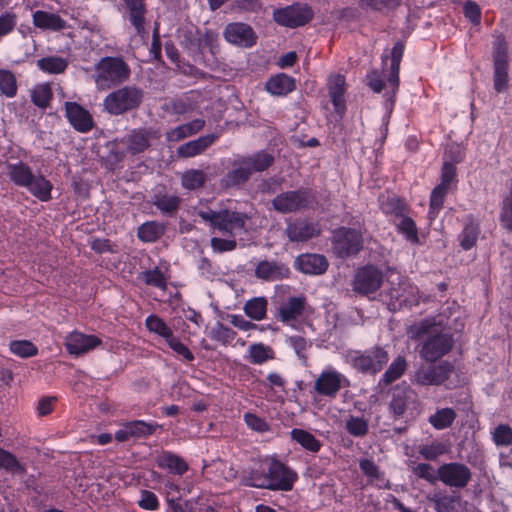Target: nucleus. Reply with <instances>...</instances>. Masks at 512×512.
Listing matches in <instances>:
<instances>
[{
  "label": "nucleus",
  "mask_w": 512,
  "mask_h": 512,
  "mask_svg": "<svg viewBox=\"0 0 512 512\" xmlns=\"http://www.w3.org/2000/svg\"><path fill=\"white\" fill-rule=\"evenodd\" d=\"M260 468L267 470V478H258L254 484L271 490L289 491L297 479V474L273 457L260 460Z\"/></svg>",
  "instance_id": "f257e3e1"
},
{
  "label": "nucleus",
  "mask_w": 512,
  "mask_h": 512,
  "mask_svg": "<svg viewBox=\"0 0 512 512\" xmlns=\"http://www.w3.org/2000/svg\"><path fill=\"white\" fill-rule=\"evenodd\" d=\"M198 214L204 221H208L214 229L228 233L232 237L245 231L249 220L247 215L227 209L218 212L200 210Z\"/></svg>",
  "instance_id": "f03ea898"
},
{
  "label": "nucleus",
  "mask_w": 512,
  "mask_h": 512,
  "mask_svg": "<svg viewBox=\"0 0 512 512\" xmlns=\"http://www.w3.org/2000/svg\"><path fill=\"white\" fill-rule=\"evenodd\" d=\"M95 83L101 90H106L125 81L130 73L127 64L117 57H105L96 67Z\"/></svg>",
  "instance_id": "7ed1b4c3"
},
{
  "label": "nucleus",
  "mask_w": 512,
  "mask_h": 512,
  "mask_svg": "<svg viewBox=\"0 0 512 512\" xmlns=\"http://www.w3.org/2000/svg\"><path fill=\"white\" fill-rule=\"evenodd\" d=\"M422 331L419 332L418 327H412L409 331L411 337H418L421 333H436V335L430 337L423 345L421 355L427 361H436L447 354L453 346V339L451 335L447 333H437V328L433 327L429 330L426 327L421 326Z\"/></svg>",
  "instance_id": "20e7f679"
},
{
  "label": "nucleus",
  "mask_w": 512,
  "mask_h": 512,
  "mask_svg": "<svg viewBox=\"0 0 512 512\" xmlns=\"http://www.w3.org/2000/svg\"><path fill=\"white\" fill-rule=\"evenodd\" d=\"M142 100V93L134 87H124L110 93L104 99V107L114 115L136 108Z\"/></svg>",
  "instance_id": "39448f33"
},
{
  "label": "nucleus",
  "mask_w": 512,
  "mask_h": 512,
  "mask_svg": "<svg viewBox=\"0 0 512 512\" xmlns=\"http://www.w3.org/2000/svg\"><path fill=\"white\" fill-rule=\"evenodd\" d=\"M273 162V157L268 153H257L239 161L238 167L228 174V182L237 185L245 182L256 171L267 169Z\"/></svg>",
  "instance_id": "423d86ee"
},
{
  "label": "nucleus",
  "mask_w": 512,
  "mask_h": 512,
  "mask_svg": "<svg viewBox=\"0 0 512 512\" xmlns=\"http://www.w3.org/2000/svg\"><path fill=\"white\" fill-rule=\"evenodd\" d=\"M348 386L347 377L332 366H326L314 382L315 392L329 398H334L341 389Z\"/></svg>",
  "instance_id": "0eeeda50"
},
{
  "label": "nucleus",
  "mask_w": 512,
  "mask_h": 512,
  "mask_svg": "<svg viewBox=\"0 0 512 512\" xmlns=\"http://www.w3.org/2000/svg\"><path fill=\"white\" fill-rule=\"evenodd\" d=\"M347 359L355 369L363 373L375 374L388 362V354L382 348H374L364 353L351 352Z\"/></svg>",
  "instance_id": "6e6552de"
},
{
  "label": "nucleus",
  "mask_w": 512,
  "mask_h": 512,
  "mask_svg": "<svg viewBox=\"0 0 512 512\" xmlns=\"http://www.w3.org/2000/svg\"><path fill=\"white\" fill-rule=\"evenodd\" d=\"M334 249L340 256L356 254L362 248L361 229L339 228L333 234Z\"/></svg>",
  "instance_id": "1a4fd4ad"
},
{
  "label": "nucleus",
  "mask_w": 512,
  "mask_h": 512,
  "mask_svg": "<svg viewBox=\"0 0 512 512\" xmlns=\"http://www.w3.org/2000/svg\"><path fill=\"white\" fill-rule=\"evenodd\" d=\"M494 89L497 92H504L508 89V60L507 46L504 40L498 39L494 45Z\"/></svg>",
  "instance_id": "9d476101"
},
{
  "label": "nucleus",
  "mask_w": 512,
  "mask_h": 512,
  "mask_svg": "<svg viewBox=\"0 0 512 512\" xmlns=\"http://www.w3.org/2000/svg\"><path fill=\"white\" fill-rule=\"evenodd\" d=\"M273 16L274 20L280 25L294 28L310 21L313 12L311 8L305 4H296L276 10Z\"/></svg>",
  "instance_id": "9b49d317"
},
{
  "label": "nucleus",
  "mask_w": 512,
  "mask_h": 512,
  "mask_svg": "<svg viewBox=\"0 0 512 512\" xmlns=\"http://www.w3.org/2000/svg\"><path fill=\"white\" fill-rule=\"evenodd\" d=\"M101 344L102 340L98 336L84 334L80 331H73L64 339V345L68 353L73 356L84 355Z\"/></svg>",
  "instance_id": "f8f14e48"
},
{
  "label": "nucleus",
  "mask_w": 512,
  "mask_h": 512,
  "mask_svg": "<svg viewBox=\"0 0 512 512\" xmlns=\"http://www.w3.org/2000/svg\"><path fill=\"white\" fill-rule=\"evenodd\" d=\"M310 201L306 191H288L273 199V207L280 213H291L305 208Z\"/></svg>",
  "instance_id": "ddd939ff"
},
{
  "label": "nucleus",
  "mask_w": 512,
  "mask_h": 512,
  "mask_svg": "<svg viewBox=\"0 0 512 512\" xmlns=\"http://www.w3.org/2000/svg\"><path fill=\"white\" fill-rule=\"evenodd\" d=\"M382 280V274L378 269L373 266H367L356 273L353 289L358 293L369 295L379 289Z\"/></svg>",
  "instance_id": "4468645a"
},
{
  "label": "nucleus",
  "mask_w": 512,
  "mask_h": 512,
  "mask_svg": "<svg viewBox=\"0 0 512 512\" xmlns=\"http://www.w3.org/2000/svg\"><path fill=\"white\" fill-rule=\"evenodd\" d=\"M439 479L451 487H464L471 478V472L467 466L460 463H448L439 467Z\"/></svg>",
  "instance_id": "2eb2a0df"
},
{
  "label": "nucleus",
  "mask_w": 512,
  "mask_h": 512,
  "mask_svg": "<svg viewBox=\"0 0 512 512\" xmlns=\"http://www.w3.org/2000/svg\"><path fill=\"white\" fill-rule=\"evenodd\" d=\"M65 115L70 125L80 133H87L94 127L90 112L76 102L65 103Z\"/></svg>",
  "instance_id": "dca6fc26"
},
{
  "label": "nucleus",
  "mask_w": 512,
  "mask_h": 512,
  "mask_svg": "<svg viewBox=\"0 0 512 512\" xmlns=\"http://www.w3.org/2000/svg\"><path fill=\"white\" fill-rule=\"evenodd\" d=\"M225 39L232 44L251 47L256 43V35L253 29L244 23H231L224 31Z\"/></svg>",
  "instance_id": "f3484780"
},
{
  "label": "nucleus",
  "mask_w": 512,
  "mask_h": 512,
  "mask_svg": "<svg viewBox=\"0 0 512 512\" xmlns=\"http://www.w3.org/2000/svg\"><path fill=\"white\" fill-rule=\"evenodd\" d=\"M453 366L444 362L436 367L421 368L416 372V381L422 385H439L449 378Z\"/></svg>",
  "instance_id": "a211bd4d"
},
{
  "label": "nucleus",
  "mask_w": 512,
  "mask_h": 512,
  "mask_svg": "<svg viewBox=\"0 0 512 512\" xmlns=\"http://www.w3.org/2000/svg\"><path fill=\"white\" fill-rule=\"evenodd\" d=\"M296 268L305 274L320 275L328 268V261L320 254H303L296 259Z\"/></svg>",
  "instance_id": "6ab92c4d"
},
{
  "label": "nucleus",
  "mask_w": 512,
  "mask_h": 512,
  "mask_svg": "<svg viewBox=\"0 0 512 512\" xmlns=\"http://www.w3.org/2000/svg\"><path fill=\"white\" fill-rule=\"evenodd\" d=\"M287 234L291 241L304 242L320 234V227L316 222L298 221L289 224Z\"/></svg>",
  "instance_id": "aec40b11"
},
{
  "label": "nucleus",
  "mask_w": 512,
  "mask_h": 512,
  "mask_svg": "<svg viewBox=\"0 0 512 512\" xmlns=\"http://www.w3.org/2000/svg\"><path fill=\"white\" fill-rule=\"evenodd\" d=\"M32 19L34 26L42 30L61 31L67 28V22L56 13L36 10Z\"/></svg>",
  "instance_id": "412c9836"
},
{
  "label": "nucleus",
  "mask_w": 512,
  "mask_h": 512,
  "mask_svg": "<svg viewBox=\"0 0 512 512\" xmlns=\"http://www.w3.org/2000/svg\"><path fill=\"white\" fill-rule=\"evenodd\" d=\"M328 89L336 113L342 116L345 111V101L343 98L345 92V78L339 74L330 76Z\"/></svg>",
  "instance_id": "4be33fe9"
},
{
  "label": "nucleus",
  "mask_w": 512,
  "mask_h": 512,
  "mask_svg": "<svg viewBox=\"0 0 512 512\" xmlns=\"http://www.w3.org/2000/svg\"><path fill=\"white\" fill-rule=\"evenodd\" d=\"M255 273L262 280L275 281L287 277L289 268L281 263L262 261L257 265Z\"/></svg>",
  "instance_id": "5701e85b"
},
{
  "label": "nucleus",
  "mask_w": 512,
  "mask_h": 512,
  "mask_svg": "<svg viewBox=\"0 0 512 512\" xmlns=\"http://www.w3.org/2000/svg\"><path fill=\"white\" fill-rule=\"evenodd\" d=\"M418 289L409 281L400 283L399 290L391 292V305L394 308L401 307L402 305H414L418 303Z\"/></svg>",
  "instance_id": "b1692460"
},
{
  "label": "nucleus",
  "mask_w": 512,
  "mask_h": 512,
  "mask_svg": "<svg viewBox=\"0 0 512 512\" xmlns=\"http://www.w3.org/2000/svg\"><path fill=\"white\" fill-rule=\"evenodd\" d=\"M296 88L295 79L284 73H279L269 78L266 83V90L276 96H285Z\"/></svg>",
  "instance_id": "393cba45"
},
{
  "label": "nucleus",
  "mask_w": 512,
  "mask_h": 512,
  "mask_svg": "<svg viewBox=\"0 0 512 512\" xmlns=\"http://www.w3.org/2000/svg\"><path fill=\"white\" fill-rule=\"evenodd\" d=\"M499 222L503 229L512 232V179L506 184V191L499 203Z\"/></svg>",
  "instance_id": "a878e982"
},
{
  "label": "nucleus",
  "mask_w": 512,
  "mask_h": 512,
  "mask_svg": "<svg viewBox=\"0 0 512 512\" xmlns=\"http://www.w3.org/2000/svg\"><path fill=\"white\" fill-rule=\"evenodd\" d=\"M156 463L158 467L177 475H183L188 470V464L182 457L168 451L162 452Z\"/></svg>",
  "instance_id": "bb28decb"
},
{
  "label": "nucleus",
  "mask_w": 512,
  "mask_h": 512,
  "mask_svg": "<svg viewBox=\"0 0 512 512\" xmlns=\"http://www.w3.org/2000/svg\"><path fill=\"white\" fill-rule=\"evenodd\" d=\"M304 309V299L300 297L290 298L288 301L283 303L280 307V318L281 320L293 326V322L298 319Z\"/></svg>",
  "instance_id": "cd10ccee"
},
{
  "label": "nucleus",
  "mask_w": 512,
  "mask_h": 512,
  "mask_svg": "<svg viewBox=\"0 0 512 512\" xmlns=\"http://www.w3.org/2000/svg\"><path fill=\"white\" fill-rule=\"evenodd\" d=\"M217 138V135H207L181 145L178 154L182 157H194L207 149Z\"/></svg>",
  "instance_id": "c85d7f7f"
},
{
  "label": "nucleus",
  "mask_w": 512,
  "mask_h": 512,
  "mask_svg": "<svg viewBox=\"0 0 512 512\" xmlns=\"http://www.w3.org/2000/svg\"><path fill=\"white\" fill-rule=\"evenodd\" d=\"M26 188L40 201L46 202L51 199L53 185L42 175H34Z\"/></svg>",
  "instance_id": "c756f323"
},
{
  "label": "nucleus",
  "mask_w": 512,
  "mask_h": 512,
  "mask_svg": "<svg viewBox=\"0 0 512 512\" xmlns=\"http://www.w3.org/2000/svg\"><path fill=\"white\" fill-rule=\"evenodd\" d=\"M415 403V393L408 388L397 390L393 394L391 401V409L395 415H402L409 408L410 405Z\"/></svg>",
  "instance_id": "7c9ffc66"
},
{
  "label": "nucleus",
  "mask_w": 512,
  "mask_h": 512,
  "mask_svg": "<svg viewBox=\"0 0 512 512\" xmlns=\"http://www.w3.org/2000/svg\"><path fill=\"white\" fill-rule=\"evenodd\" d=\"M69 61L61 56H47L37 61V67L48 74H61L68 67Z\"/></svg>",
  "instance_id": "2f4dec72"
},
{
  "label": "nucleus",
  "mask_w": 512,
  "mask_h": 512,
  "mask_svg": "<svg viewBox=\"0 0 512 512\" xmlns=\"http://www.w3.org/2000/svg\"><path fill=\"white\" fill-rule=\"evenodd\" d=\"M7 173L10 179L18 186L27 187L34 176L30 167L22 162L9 164Z\"/></svg>",
  "instance_id": "473e14b6"
},
{
  "label": "nucleus",
  "mask_w": 512,
  "mask_h": 512,
  "mask_svg": "<svg viewBox=\"0 0 512 512\" xmlns=\"http://www.w3.org/2000/svg\"><path fill=\"white\" fill-rule=\"evenodd\" d=\"M204 126V120L195 119L192 122L183 124L167 133L169 141H180L186 137L192 136L199 132Z\"/></svg>",
  "instance_id": "72a5a7b5"
},
{
  "label": "nucleus",
  "mask_w": 512,
  "mask_h": 512,
  "mask_svg": "<svg viewBox=\"0 0 512 512\" xmlns=\"http://www.w3.org/2000/svg\"><path fill=\"white\" fill-rule=\"evenodd\" d=\"M361 471L369 478V481L378 488H387L388 481L384 478L383 474L379 471L375 463L368 459L360 461Z\"/></svg>",
  "instance_id": "f704fd0d"
},
{
  "label": "nucleus",
  "mask_w": 512,
  "mask_h": 512,
  "mask_svg": "<svg viewBox=\"0 0 512 512\" xmlns=\"http://www.w3.org/2000/svg\"><path fill=\"white\" fill-rule=\"evenodd\" d=\"M129 11L130 21L135 27L137 33L144 31V5L143 0H124Z\"/></svg>",
  "instance_id": "c9c22d12"
},
{
  "label": "nucleus",
  "mask_w": 512,
  "mask_h": 512,
  "mask_svg": "<svg viewBox=\"0 0 512 512\" xmlns=\"http://www.w3.org/2000/svg\"><path fill=\"white\" fill-rule=\"evenodd\" d=\"M291 437L304 449L310 452H318L321 448V443L317 440L314 435L303 429H293L291 431Z\"/></svg>",
  "instance_id": "e433bc0d"
},
{
  "label": "nucleus",
  "mask_w": 512,
  "mask_h": 512,
  "mask_svg": "<svg viewBox=\"0 0 512 512\" xmlns=\"http://www.w3.org/2000/svg\"><path fill=\"white\" fill-rule=\"evenodd\" d=\"M244 311L248 317L256 321L262 320L267 312V300L263 297L253 298L246 302Z\"/></svg>",
  "instance_id": "4c0bfd02"
},
{
  "label": "nucleus",
  "mask_w": 512,
  "mask_h": 512,
  "mask_svg": "<svg viewBox=\"0 0 512 512\" xmlns=\"http://www.w3.org/2000/svg\"><path fill=\"white\" fill-rule=\"evenodd\" d=\"M249 360L253 364H263L274 358V351L271 347L263 343L252 344L249 349Z\"/></svg>",
  "instance_id": "58836bf2"
},
{
  "label": "nucleus",
  "mask_w": 512,
  "mask_h": 512,
  "mask_svg": "<svg viewBox=\"0 0 512 512\" xmlns=\"http://www.w3.org/2000/svg\"><path fill=\"white\" fill-rule=\"evenodd\" d=\"M455 416L456 414L453 409L442 408L429 417V422L434 428L441 430L449 427L453 423Z\"/></svg>",
  "instance_id": "ea45409f"
},
{
  "label": "nucleus",
  "mask_w": 512,
  "mask_h": 512,
  "mask_svg": "<svg viewBox=\"0 0 512 512\" xmlns=\"http://www.w3.org/2000/svg\"><path fill=\"white\" fill-rule=\"evenodd\" d=\"M380 207L387 215L395 217L403 216L406 212V204L396 197H382L380 199Z\"/></svg>",
  "instance_id": "a19ab883"
},
{
  "label": "nucleus",
  "mask_w": 512,
  "mask_h": 512,
  "mask_svg": "<svg viewBox=\"0 0 512 512\" xmlns=\"http://www.w3.org/2000/svg\"><path fill=\"white\" fill-rule=\"evenodd\" d=\"M31 98L35 105L46 108L52 99V89L48 83L36 85L31 91Z\"/></svg>",
  "instance_id": "79ce46f5"
},
{
  "label": "nucleus",
  "mask_w": 512,
  "mask_h": 512,
  "mask_svg": "<svg viewBox=\"0 0 512 512\" xmlns=\"http://www.w3.org/2000/svg\"><path fill=\"white\" fill-rule=\"evenodd\" d=\"M164 233V226L157 222L144 223L138 229V237L145 242H154Z\"/></svg>",
  "instance_id": "37998d69"
},
{
  "label": "nucleus",
  "mask_w": 512,
  "mask_h": 512,
  "mask_svg": "<svg viewBox=\"0 0 512 512\" xmlns=\"http://www.w3.org/2000/svg\"><path fill=\"white\" fill-rule=\"evenodd\" d=\"M449 188L442 187L437 185L431 193L430 196V209H429V217L431 219H435L441 210L444 199L449 192Z\"/></svg>",
  "instance_id": "c03bdc74"
},
{
  "label": "nucleus",
  "mask_w": 512,
  "mask_h": 512,
  "mask_svg": "<svg viewBox=\"0 0 512 512\" xmlns=\"http://www.w3.org/2000/svg\"><path fill=\"white\" fill-rule=\"evenodd\" d=\"M146 327L150 332H153L166 341L173 335L171 328L158 316L150 315L145 321Z\"/></svg>",
  "instance_id": "a18cd8bd"
},
{
  "label": "nucleus",
  "mask_w": 512,
  "mask_h": 512,
  "mask_svg": "<svg viewBox=\"0 0 512 512\" xmlns=\"http://www.w3.org/2000/svg\"><path fill=\"white\" fill-rule=\"evenodd\" d=\"M398 231L405 236V238L411 243H418V231L415 222L405 216H400V221L396 223Z\"/></svg>",
  "instance_id": "49530a36"
},
{
  "label": "nucleus",
  "mask_w": 512,
  "mask_h": 512,
  "mask_svg": "<svg viewBox=\"0 0 512 512\" xmlns=\"http://www.w3.org/2000/svg\"><path fill=\"white\" fill-rule=\"evenodd\" d=\"M11 353L21 358H28L35 356L38 353V348L31 341L16 340L12 341L9 345Z\"/></svg>",
  "instance_id": "de8ad7c7"
},
{
  "label": "nucleus",
  "mask_w": 512,
  "mask_h": 512,
  "mask_svg": "<svg viewBox=\"0 0 512 512\" xmlns=\"http://www.w3.org/2000/svg\"><path fill=\"white\" fill-rule=\"evenodd\" d=\"M406 361L403 357H397L389 366L388 370L383 375V381L390 384L401 377L406 370Z\"/></svg>",
  "instance_id": "09e8293b"
},
{
  "label": "nucleus",
  "mask_w": 512,
  "mask_h": 512,
  "mask_svg": "<svg viewBox=\"0 0 512 512\" xmlns=\"http://www.w3.org/2000/svg\"><path fill=\"white\" fill-rule=\"evenodd\" d=\"M478 233L479 229L477 225L473 223L467 224L459 235L461 247L465 250L472 248L476 243Z\"/></svg>",
  "instance_id": "8fccbe9b"
},
{
  "label": "nucleus",
  "mask_w": 512,
  "mask_h": 512,
  "mask_svg": "<svg viewBox=\"0 0 512 512\" xmlns=\"http://www.w3.org/2000/svg\"><path fill=\"white\" fill-rule=\"evenodd\" d=\"M0 469L10 472H24V467L19 463L17 458L10 452L0 448Z\"/></svg>",
  "instance_id": "3c124183"
},
{
  "label": "nucleus",
  "mask_w": 512,
  "mask_h": 512,
  "mask_svg": "<svg viewBox=\"0 0 512 512\" xmlns=\"http://www.w3.org/2000/svg\"><path fill=\"white\" fill-rule=\"evenodd\" d=\"M346 429L351 435L362 437L368 432V423L362 417L351 416L346 421Z\"/></svg>",
  "instance_id": "603ef678"
},
{
  "label": "nucleus",
  "mask_w": 512,
  "mask_h": 512,
  "mask_svg": "<svg viewBox=\"0 0 512 512\" xmlns=\"http://www.w3.org/2000/svg\"><path fill=\"white\" fill-rule=\"evenodd\" d=\"M457 183L456 166L448 160H444L441 170V180L438 185L451 189Z\"/></svg>",
  "instance_id": "864d4df0"
},
{
  "label": "nucleus",
  "mask_w": 512,
  "mask_h": 512,
  "mask_svg": "<svg viewBox=\"0 0 512 512\" xmlns=\"http://www.w3.org/2000/svg\"><path fill=\"white\" fill-rule=\"evenodd\" d=\"M205 174L200 170H190L183 174L182 185L186 189H196L205 182Z\"/></svg>",
  "instance_id": "5fc2aeb1"
},
{
  "label": "nucleus",
  "mask_w": 512,
  "mask_h": 512,
  "mask_svg": "<svg viewBox=\"0 0 512 512\" xmlns=\"http://www.w3.org/2000/svg\"><path fill=\"white\" fill-rule=\"evenodd\" d=\"M0 91L7 97H13L16 94V79L11 72L0 70Z\"/></svg>",
  "instance_id": "6e6d98bb"
},
{
  "label": "nucleus",
  "mask_w": 512,
  "mask_h": 512,
  "mask_svg": "<svg viewBox=\"0 0 512 512\" xmlns=\"http://www.w3.org/2000/svg\"><path fill=\"white\" fill-rule=\"evenodd\" d=\"M128 428L131 430L132 437H141L153 434L158 428V424L137 420L128 422Z\"/></svg>",
  "instance_id": "4d7b16f0"
},
{
  "label": "nucleus",
  "mask_w": 512,
  "mask_h": 512,
  "mask_svg": "<svg viewBox=\"0 0 512 512\" xmlns=\"http://www.w3.org/2000/svg\"><path fill=\"white\" fill-rule=\"evenodd\" d=\"M401 0H359L363 8L375 11L391 10L399 6Z\"/></svg>",
  "instance_id": "13d9d810"
},
{
  "label": "nucleus",
  "mask_w": 512,
  "mask_h": 512,
  "mask_svg": "<svg viewBox=\"0 0 512 512\" xmlns=\"http://www.w3.org/2000/svg\"><path fill=\"white\" fill-rule=\"evenodd\" d=\"M142 279L146 284L155 286L160 289H165L167 285V279L159 269L148 270L142 273Z\"/></svg>",
  "instance_id": "bf43d9fd"
},
{
  "label": "nucleus",
  "mask_w": 512,
  "mask_h": 512,
  "mask_svg": "<svg viewBox=\"0 0 512 512\" xmlns=\"http://www.w3.org/2000/svg\"><path fill=\"white\" fill-rule=\"evenodd\" d=\"M149 145V140L146 133L142 131H134L129 136V149L133 153L143 151Z\"/></svg>",
  "instance_id": "052dcab7"
},
{
  "label": "nucleus",
  "mask_w": 512,
  "mask_h": 512,
  "mask_svg": "<svg viewBox=\"0 0 512 512\" xmlns=\"http://www.w3.org/2000/svg\"><path fill=\"white\" fill-rule=\"evenodd\" d=\"M17 16L12 12L0 15V40L10 34L16 27Z\"/></svg>",
  "instance_id": "680f3d73"
},
{
  "label": "nucleus",
  "mask_w": 512,
  "mask_h": 512,
  "mask_svg": "<svg viewBox=\"0 0 512 512\" xmlns=\"http://www.w3.org/2000/svg\"><path fill=\"white\" fill-rule=\"evenodd\" d=\"M138 505L144 510L155 511L159 508V500L153 492L141 490Z\"/></svg>",
  "instance_id": "e2e57ef3"
},
{
  "label": "nucleus",
  "mask_w": 512,
  "mask_h": 512,
  "mask_svg": "<svg viewBox=\"0 0 512 512\" xmlns=\"http://www.w3.org/2000/svg\"><path fill=\"white\" fill-rule=\"evenodd\" d=\"M446 452V446L440 442H432L431 444H427L422 446L420 449L421 455L426 458L433 460L438 456L444 454Z\"/></svg>",
  "instance_id": "0e129e2a"
},
{
  "label": "nucleus",
  "mask_w": 512,
  "mask_h": 512,
  "mask_svg": "<svg viewBox=\"0 0 512 512\" xmlns=\"http://www.w3.org/2000/svg\"><path fill=\"white\" fill-rule=\"evenodd\" d=\"M166 342L175 353L183 357L186 361H192L194 359V355L188 347L173 335Z\"/></svg>",
  "instance_id": "69168bd1"
},
{
  "label": "nucleus",
  "mask_w": 512,
  "mask_h": 512,
  "mask_svg": "<svg viewBox=\"0 0 512 512\" xmlns=\"http://www.w3.org/2000/svg\"><path fill=\"white\" fill-rule=\"evenodd\" d=\"M497 445H509L512 442V429L508 425H499L493 433Z\"/></svg>",
  "instance_id": "338daca9"
},
{
  "label": "nucleus",
  "mask_w": 512,
  "mask_h": 512,
  "mask_svg": "<svg viewBox=\"0 0 512 512\" xmlns=\"http://www.w3.org/2000/svg\"><path fill=\"white\" fill-rule=\"evenodd\" d=\"M179 199L173 195H164L158 197L155 201V205L164 212H172L177 209Z\"/></svg>",
  "instance_id": "774afa93"
}]
</instances>
